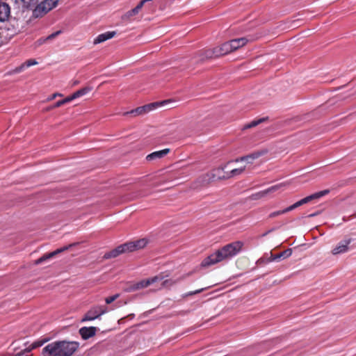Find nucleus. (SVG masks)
<instances>
[{
	"instance_id": "f257e3e1",
	"label": "nucleus",
	"mask_w": 356,
	"mask_h": 356,
	"mask_svg": "<svg viewBox=\"0 0 356 356\" xmlns=\"http://www.w3.org/2000/svg\"><path fill=\"white\" fill-rule=\"evenodd\" d=\"M243 245V242L236 241L224 245L204 259L201 263V266L209 267L236 256L242 250Z\"/></svg>"
},
{
	"instance_id": "2eb2a0df",
	"label": "nucleus",
	"mask_w": 356,
	"mask_h": 356,
	"mask_svg": "<svg viewBox=\"0 0 356 356\" xmlns=\"http://www.w3.org/2000/svg\"><path fill=\"white\" fill-rule=\"evenodd\" d=\"M96 331L95 327H83L79 330V334L83 339H88L95 335Z\"/></svg>"
},
{
	"instance_id": "0eeeda50",
	"label": "nucleus",
	"mask_w": 356,
	"mask_h": 356,
	"mask_svg": "<svg viewBox=\"0 0 356 356\" xmlns=\"http://www.w3.org/2000/svg\"><path fill=\"white\" fill-rule=\"evenodd\" d=\"M165 277H168V275H165L163 273H161L158 275H156V276L149 278L147 280H141L136 284H132L130 286L129 291H136V290L146 288L149 285H150L154 282H156L158 281L163 280Z\"/></svg>"
},
{
	"instance_id": "9b49d317",
	"label": "nucleus",
	"mask_w": 356,
	"mask_h": 356,
	"mask_svg": "<svg viewBox=\"0 0 356 356\" xmlns=\"http://www.w3.org/2000/svg\"><path fill=\"white\" fill-rule=\"evenodd\" d=\"M124 252H129L128 250H127V245H126L125 243L120 245L118 247H117L116 248L104 254V257L105 259L115 258V257H118V255H120V254L124 253Z\"/></svg>"
},
{
	"instance_id": "72a5a7b5",
	"label": "nucleus",
	"mask_w": 356,
	"mask_h": 356,
	"mask_svg": "<svg viewBox=\"0 0 356 356\" xmlns=\"http://www.w3.org/2000/svg\"><path fill=\"white\" fill-rule=\"evenodd\" d=\"M159 103H151V104H146L147 107L148 108V111H151L152 110H154V108H156L158 106H159Z\"/></svg>"
},
{
	"instance_id": "58836bf2",
	"label": "nucleus",
	"mask_w": 356,
	"mask_h": 356,
	"mask_svg": "<svg viewBox=\"0 0 356 356\" xmlns=\"http://www.w3.org/2000/svg\"><path fill=\"white\" fill-rule=\"evenodd\" d=\"M57 96H62V95H61V94H60V93H55V94H54V95H52V97H51V98L50 99H54L55 97H56Z\"/></svg>"
},
{
	"instance_id": "412c9836",
	"label": "nucleus",
	"mask_w": 356,
	"mask_h": 356,
	"mask_svg": "<svg viewBox=\"0 0 356 356\" xmlns=\"http://www.w3.org/2000/svg\"><path fill=\"white\" fill-rule=\"evenodd\" d=\"M91 90H92V88L90 87L83 88L80 90L76 91L75 92H74L72 95H70L71 98L72 99V100H74L78 97H82V96L86 95Z\"/></svg>"
},
{
	"instance_id": "ddd939ff",
	"label": "nucleus",
	"mask_w": 356,
	"mask_h": 356,
	"mask_svg": "<svg viewBox=\"0 0 356 356\" xmlns=\"http://www.w3.org/2000/svg\"><path fill=\"white\" fill-rule=\"evenodd\" d=\"M170 152V149L169 148L154 152L146 156V160L147 161H152L154 160L160 159L165 156Z\"/></svg>"
},
{
	"instance_id": "6e6552de",
	"label": "nucleus",
	"mask_w": 356,
	"mask_h": 356,
	"mask_svg": "<svg viewBox=\"0 0 356 356\" xmlns=\"http://www.w3.org/2000/svg\"><path fill=\"white\" fill-rule=\"evenodd\" d=\"M76 244V243H72V244H70L69 245L65 246L63 248H58V249L56 250L54 252L45 254L42 257H41L39 259H36L34 261V264L35 265L41 264L42 263L47 261L48 259H50L53 258L54 257H55L58 254L61 253V252L68 250L70 248L75 245Z\"/></svg>"
},
{
	"instance_id": "c85d7f7f",
	"label": "nucleus",
	"mask_w": 356,
	"mask_h": 356,
	"mask_svg": "<svg viewBox=\"0 0 356 356\" xmlns=\"http://www.w3.org/2000/svg\"><path fill=\"white\" fill-rule=\"evenodd\" d=\"M283 185H284L283 184H277V185L273 186L270 188H269L267 190H266L265 191H264L263 192V195H266V194H267L268 193L274 192V191L278 190Z\"/></svg>"
},
{
	"instance_id": "1a4fd4ad",
	"label": "nucleus",
	"mask_w": 356,
	"mask_h": 356,
	"mask_svg": "<svg viewBox=\"0 0 356 356\" xmlns=\"http://www.w3.org/2000/svg\"><path fill=\"white\" fill-rule=\"evenodd\" d=\"M352 242V238H347L341 241L333 248L332 253L334 255L345 253L348 250V245Z\"/></svg>"
},
{
	"instance_id": "f3484780",
	"label": "nucleus",
	"mask_w": 356,
	"mask_h": 356,
	"mask_svg": "<svg viewBox=\"0 0 356 356\" xmlns=\"http://www.w3.org/2000/svg\"><path fill=\"white\" fill-rule=\"evenodd\" d=\"M116 34L115 31H107L106 33L99 34L95 40L94 44H99L105 42L107 40L111 39Z\"/></svg>"
},
{
	"instance_id": "ea45409f",
	"label": "nucleus",
	"mask_w": 356,
	"mask_h": 356,
	"mask_svg": "<svg viewBox=\"0 0 356 356\" xmlns=\"http://www.w3.org/2000/svg\"><path fill=\"white\" fill-rule=\"evenodd\" d=\"M3 30H1V32H0V34H1L3 33Z\"/></svg>"
},
{
	"instance_id": "423d86ee",
	"label": "nucleus",
	"mask_w": 356,
	"mask_h": 356,
	"mask_svg": "<svg viewBox=\"0 0 356 356\" xmlns=\"http://www.w3.org/2000/svg\"><path fill=\"white\" fill-rule=\"evenodd\" d=\"M329 193H330L329 189H325V190L315 193L311 195H309V196L296 202L293 204L286 207V211H288V212L291 211H292L305 204H307V203L311 202L313 200L319 199V198L322 197L323 196L327 195Z\"/></svg>"
},
{
	"instance_id": "aec40b11",
	"label": "nucleus",
	"mask_w": 356,
	"mask_h": 356,
	"mask_svg": "<svg viewBox=\"0 0 356 356\" xmlns=\"http://www.w3.org/2000/svg\"><path fill=\"white\" fill-rule=\"evenodd\" d=\"M188 275L189 274L184 275L177 278V280H172V279L165 280L162 282V287L169 288V287L176 284L179 282L184 280Z\"/></svg>"
},
{
	"instance_id": "4468645a",
	"label": "nucleus",
	"mask_w": 356,
	"mask_h": 356,
	"mask_svg": "<svg viewBox=\"0 0 356 356\" xmlns=\"http://www.w3.org/2000/svg\"><path fill=\"white\" fill-rule=\"evenodd\" d=\"M262 154H263L262 152H254V153H252L250 154H248L247 156H241V157L237 158L235 160H234L233 161L234 162H236V163L242 162V161H245L248 163H252V162L255 159H258Z\"/></svg>"
},
{
	"instance_id": "5701e85b",
	"label": "nucleus",
	"mask_w": 356,
	"mask_h": 356,
	"mask_svg": "<svg viewBox=\"0 0 356 356\" xmlns=\"http://www.w3.org/2000/svg\"><path fill=\"white\" fill-rule=\"evenodd\" d=\"M60 33V31H56L55 33H51V35H49V36H47V38H40L39 40H37L36 42V44L39 46V45H41L43 43H44L46 41L49 40H52L54 38H55L57 35H58Z\"/></svg>"
},
{
	"instance_id": "f03ea898",
	"label": "nucleus",
	"mask_w": 356,
	"mask_h": 356,
	"mask_svg": "<svg viewBox=\"0 0 356 356\" xmlns=\"http://www.w3.org/2000/svg\"><path fill=\"white\" fill-rule=\"evenodd\" d=\"M77 341L58 340L48 343L42 350L43 356H72L79 348Z\"/></svg>"
},
{
	"instance_id": "473e14b6",
	"label": "nucleus",
	"mask_w": 356,
	"mask_h": 356,
	"mask_svg": "<svg viewBox=\"0 0 356 356\" xmlns=\"http://www.w3.org/2000/svg\"><path fill=\"white\" fill-rule=\"evenodd\" d=\"M204 289H198V290H195L194 291H190L188 293H186L185 294H183L182 295V297L183 298H186L189 296H193V295H195V294H197V293H201L202 291H203Z\"/></svg>"
},
{
	"instance_id": "b1692460",
	"label": "nucleus",
	"mask_w": 356,
	"mask_h": 356,
	"mask_svg": "<svg viewBox=\"0 0 356 356\" xmlns=\"http://www.w3.org/2000/svg\"><path fill=\"white\" fill-rule=\"evenodd\" d=\"M266 120V118H260V119L256 120H253L251 122L245 124L244 126V129H250V128L254 127Z\"/></svg>"
},
{
	"instance_id": "c9c22d12",
	"label": "nucleus",
	"mask_w": 356,
	"mask_h": 356,
	"mask_svg": "<svg viewBox=\"0 0 356 356\" xmlns=\"http://www.w3.org/2000/svg\"><path fill=\"white\" fill-rule=\"evenodd\" d=\"M141 107H142V109H143V112H144V114H145V113H148V112H149V111H148V108L147 107V106H146V105L143 106H141Z\"/></svg>"
},
{
	"instance_id": "f8f14e48",
	"label": "nucleus",
	"mask_w": 356,
	"mask_h": 356,
	"mask_svg": "<svg viewBox=\"0 0 356 356\" xmlns=\"http://www.w3.org/2000/svg\"><path fill=\"white\" fill-rule=\"evenodd\" d=\"M217 56H221L233 51L230 40L215 47Z\"/></svg>"
},
{
	"instance_id": "f704fd0d",
	"label": "nucleus",
	"mask_w": 356,
	"mask_h": 356,
	"mask_svg": "<svg viewBox=\"0 0 356 356\" xmlns=\"http://www.w3.org/2000/svg\"><path fill=\"white\" fill-rule=\"evenodd\" d=\"M144 4H145V3L143 1V0H141L140 1V3L134 8L136 10V11L138 12V13L141 10V8L144 6Z\"/></svg>"
},
{
	"instance_id": "9d476101",
	"label": "nucleus",
	"mask_w": 356,
	"mask_h": 356,
	"mask_svg": "<svg viewBox=\"0 0 356 356\" xmlns=\"http://www.w3.org/2000/svg\"><path fill=\"white\" fill-rule=\"evenodd\" d=\"M125 244L127 245L128 252H133L145 248L147 244V240L146 238H141L136 241L126 243Z\"/></svg>"
},
{
	"instance_id": "7c9ffc66",
	"label": "nucleus",
	"mask_w": 356,
	"mask_h": 356,
	"mask_svg": "<svg viewBox=\"0 0 356 356\" xmlns=\"http://www.w3.org/2000/svg\"><path fill=\"white\" fill-rule=\"evenodd\" d=\"M288 212V211H286V208L283 209V210H280V211H274V212H272L271 213L269 214V217L270 218H275L279 215H282V214H284L285 213Z\"/></svg>"
},
{
	"instance_id": "20e7f679",
	"label": "nucleus",
	"mask_w": 356,
	"mask_h": 356,
	"mask_svg": "<svg viewBox=\"0 0 356 356\" xmlns=\"http://www.w3.org/2000/svg\"><path fill=\"white\" fill-rule=\"evenodd\" d=\"M59 0H44L33 10V15L35 17H40L55 8Z\"/></svg>"
},
{
	"instance_id": "bb28decb",
	"label": "nucleus",
	"mask_w": 356,
	"mask_h": 356,
	"mask_svg": "<svg viewBox=\"0 0 356 356\" xmlns=\"http://www.w3.org/2000/svg\"><path fill=\"white\" fill-rule=\"evenodd\" d=\"M129 114H132V115L136 116V115H140L144 114V112L142 109V107L140 106V107L136 108V109L131 110V111L125 112L124 113V115H127Z\"/></svg>"
},
{
	"instance_id": "4be33fe9",
	"label": "nucleus",
	"mask_w": 356,
	"mask_h": 356,
	"mask_svg": "<svg viewBox=\"0 0 356 356\" xmlns=\"http://www.w3.org/2000/svg\"><path fill=\"white\" fill-rule=\"evenodd\" d=\"M38 63V62L35 60L30 59L26 60L25 63L22 64L19 67H17L15 70L16 72H22L24 68L31 67L32 65H35Z\"/></svg>"
},
{
	"instance_id": "4c0bfd02",
	"label": "nucleus",
	"mask_w": 356,
	"mask_h": 356,
	"mask_svg": "<svg viewBox=\"0 0 356 356\" xmlns=\"http://www.w3.org/2000/svg\"><path fill=\"white\" fill-rule=\"evenodd\" d=\"M18 32H19V30H17V29H14V30H13V31H12V32H11V33H10V35H11V36H13V35H14L17 34Z\"/></svg>"
},
{
	"instance_id": "39448f33",
	"label": "nucleus",
	"mask_w": 356,
	"mask_h": 356,
	"mask_svg": "<svg viewBox=\"0 0 356 356\" xmlns=\"http://www.w3.org/2000/svg\"><path fill=\"white\" fill-rule=\"evenodd\" d=\"M110 309L106 305H95L91 307L85 314L82 321H93L99 318L102 315L108 312Z\"/></svg>"
},
{
	"instance_id": "cd10ccee",
	"label": "nucleus",
	"mask_w": 356,
	"mask_h": 356,
	"mask_svg": "<svg viewBox=\"0 0 356 356\" xmlns=\"http://www.w3.org/2000/svg\"><path fill=\"white\" fill-rule=\"evenodd\" d=\"M204 56L207 58H211L214 57H219V56H217L215 51V47L211 49H207L204 51Z\"/></svg>"
},
{
	"instance_id": "a878e982",
	"label": "nucleus",
	"mask_w": 356,
	"mask_h": 356,
	"mask_svg": "<svg viewBox=\"0 0 356 356\" xmlns=\"http://www.w3.org/2000/svg\"><path fill=\"white\" fill-rule=\"evenodd\" d=\"M138 14V12L135 8H133L129 11H127L123 16L122 19L124 20H128L130 19L132 17Z\"/></svg>"
},
{
	"instance_id": "c756f323",
	"label": "nucleus",
	"mask_w": 356,
	"mask_h": 356,
	"mask_svg": "<svg viewBox=\"0 0 356 356\" xmlns=\"http://www.w3.org/2000/svg\"><path fill=\"white\" fill-rule=\"evenodd\" d=\"M120 296L119 293H116L112 296H109L105 298V302L107 305H109L117 300Z\"/></svg>"
},
{
	"instance_id": "e433bc0d",
	"label": "nucleus",
	"mask_w": 356,
	"mask_h": 356,
	"mask_svg": "<svg viewBox=\"0 0 356 356\" xmlns=\"http://www.w3.org/2000/svg\"><path fill=\"white\" fill-rule=\"evenodd\" d=\"M34 348H32V345H31L29 348H26L24 351L26 353H29Z\"/></svg>"
},
{
	"instance_id": "dca6fc26",
	"label": "nucleus",
	"mask_w": 356,
	"mask_h": 356,
	"mask_svg": "<svg viewBox=\"0 0 356 356\" xmlns=\"http://www.w3.org/2000/svg\"><path fill=\"white\" fill-rule=\"evenodd\" d=\"M10 14V8L6 3H0V22L7 20Z\"/></svg>"
},
{
	"instance_id": "6ab92c4d",
	"label": "nucleus",
	"mask_w": 356,
	"mask_h": 356,
	"mask_svg": "<svg viewBox=\"0 0 356 356\" xmlns=\"http://www.w3.org/2000/svg\"><path fill=\"white\" fill-rule=\"evenodd\" d=\"M291 253H292V250L287 249V250L282 252L281 253L275 254V255H273L271 254L270 257L268 259V261L271 262V261H277L280 259H281L282 257L287 258L291 255Z\"/></svg>"
},
{
	"instance_id": "393cba45",
	"label": "nucleus",
	"mask_w": 356,
	"mask_h": 356,
	"mask_svg": "<svg viewBox=\"0 0 356 356\" xmlns=\"http://www.w3.org/2000/svg\"><path fill=\"white\" fill-rule=\"evenodd\" d=\"M71 101H72V99L71 98V96H69V97L65 98L64 99H62V100H60V101H58L57 102H56L55 104H54L51 106V108L60 107V106H63V104L68 103Z\"/></svg>"
},
{
	"instance_id": "2f4dec72",
	"label": "nucleus",
	"mask_w": 356,
	"mask_h": 356,
	"mask_svg": "<svg viewBox=\"0 0 356 356\" xmlns=\"http://www.w3.org/2000/svg\"><path fill=\"white\" fill-rule=\"evenodd\" d=\"M48 341L47 339H44V340H41V341H35L33 342L31 345H32V348H37L38 347H40L42 346L44 343H46L47 341Z\"/></svg>"
},
{
	"instance_id": "a211bd4d",
	"label": "nucleus",
	"mask_w": 356,
	"mask_h": 356,
	"mask_svg": "<svg viewBox=\"0 0 356 356\" xmlns=\"http://www.w3.org/2000/svg\"><path fill=\"white\" fill-rule=\"evenodd\" d=\"M248 41V40L246 38H241L231 40L230 42H231L233 51L245 46L247 44Z\"/></svg>"
},
{
	"instance_id": "7ed1b4c3",
	"label": "nucleus",
	"mask_w": 356,
	"mask_h": 356,
	"mask_svg": "<svg viewBox=\"0 0 356 356\" xmlns=\"http://www.w3.org/2000/svg\"><path fill=\"white\" fill-rule=\"evenodd\" d=\"M226 167H227V165H225L223 166H220L216 169H213L211 172L212 178L213 179H229L231 177H234L240 175L245 170V166H244V167H241L239 168L233 169L231 171L227 172H224L223 171Z\"/></svg>"
},
{
	"instance_id": "a19ab883",
	"label": "nucleus",
	"mask_w": 356,
	"mask_h": 356,
	"mask_svg": "<svg viewBox=\"0 0 356 356\" xmlns=\"http://www.w3.org/2000/svg\"><path fill=\"white\" fill-rule=\"evenodd\" d=\"M2 3V2H1V0H0V3Z\"/></svg>"
}]
</instances>
